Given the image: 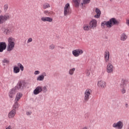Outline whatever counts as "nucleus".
Listing matches in <instances>:
<instances>
[{
    "label": "nucleus",
    "instance_id": "44",
    "mask_svg": "<svg viewBox=\"0 0 129 129\" xmlns=\"http://www.w3.org/2000/svg\"><path fill=\"white\" fill-rule=\"evenodd\" d=\"M61 49H64V47H60Z\"/></svg>",
    "mask_w": 129,
    "mask_h": 129
},
{
    "label": "nucleus",
    "instance_id": "32",
    "mask_svg": "<svg viewBox=\"0 0 129 129\" xmlns=\"http://www.w3.org/2000/svg\"><path fill=\"white\" fill-rule=\"evenodd\" d=\"M5 20L4 19V16L0 15V25H2L5 23Z\"/></svg>",
    "mask_w": 129,
    "mask_h": 129
},
{
    "label": "nucleus",
    "instance_id": "21",
    "mask_svg": "<svg viewBox=\"0 0 129 129\" xmlns=\"http://www.w3.org/2000/svg\"><path fill=\"white\" fill-rule=\"evenodd\" d=\"M127 39V36L126 35L125 33H122L120 38L121 41H125Z\"/></svg>",
    "mask_w": 129,
    "mask_h": 129
},
{
    "label": "nucleus",
    "instance_id": "23",
    "mask_svg": "<svg viewBox=\"0 0 129 129\" xmlns=\"http://www.w3.org/2000/svg\"><path fill=\"white\" fill-rule=\"evenodd\" d=\"M19 106L20 104H19L18 101H15L13 106V109H15V110H16V109H18V108H19Z\"/></svg>",
    "mask_w": 129,
    "mask_h": 129
},
{
    "label": "nucleus",
    "instance_id": "46",
    "mask_svg": "<svg viewBox=\"0 0 129 129\" xmlns=\"http://www.w3.org/2000/svg\"><path fill=\"white\" fill-rule=\"evenodd\" d=\"M127 129H129V127Z\"/></svg>",
    "mask_w": 129,
    "mask_h": 129
},
{
    "label": "nucleus",
    "instance_id": "28",
    "mask_svg": "<svg viewBox=\"0 0 129 129\" xmlns=\"http://www.w3.org/2000/svg\"><path fill=\"white\" fill-rule=\"evenodd\" d=\"M75 70H76V69H75V68L70 69V70L69 71V74H70V75H73V74H74V72H75Z\"/></svg>",
    "mask_w": 129,
    "mask_h": 129
},
{
    "label": "nucleus",
    "instance_id": "7",
    "mask_svg": "<svg viewBox=\"0 0 129 129\" xmlns=\"http://www.w3.org/2000/svg\"><path fill=\"white\" fill-rule=\"evenodd\" d=\"M83 50L81 49H77L72 51V54L74 57H79L80 55H82L84 53Z\"/></svg>",
    "mask_w": 129,
    "mask_h": 129
},
{
    "label": "nucleus",
    "instance_id": "22",
    "mask_svg": "<svg viewBox=\"0 0 129 129\" xmlns=\"http://www.w3.org/2000/svg\"><path fill=\"white\" fill-rule=\"evenodd\" d=\"M83 29L84 31H88L90 30V25H88V24H84L83 25Z\"/></svg>",
    "mask_w": 129,
    "mask_h": 129
},
{
    "label": "nucleus",
    "instance_id": "36",
    "mask_svg": "<svg viewBox=\"0 0 129 129\" xmlns=\"http://www.w3.org/2000/svg\"><path fill=\"white\" fill-rule=\"evenodd\" d=\"M85 74L87 75V76H89V75H90V71L88 70H86Z\"/></svg>",
    "mask_w": 129,
    "mask_h": 129
},
{
    "label": "nucleus",
    "instance_id": "5",
    "mask_svg": "<svg viewBox=\"0 0 129 129\" xmlns=\"http://www.w3.org/2000/svg\"><path fill=\"white\" fill-rule=\"evenodd\" d=\"M17 66L18 67L14 66L13 68V72L15 74H18V73H19L20 70L21 71H24V66L23 64H22V63L19 62L17 63Z\"/></svg>",
    "mask_w": 129,
    "mask_h": 129
},
{
    "label": "nucleus",
    "instance_id": "12",
    "mask_svg": "<svg viewBox=\"0 0 129 129\" xmlns=\"http://www.w3.org/2000/svg\"><path fill=\"white\" fill-rule=\"evenodd\" d=\"M42 86H38L33 91V94L34 95H38V94L42 92Z\"/></svg>",
    "mask_w": 129,
    "mask_h": 129
},
{
    "label": "nucleus",
    "instance_id": "29",
    "mask_svg": "<svg viewBox=\"0 0 129 129\" xmlns=\"http://www.w3.org/2000/svg\"><path fill=\"white\" fill-rule=\"evenodd\" d=\"M90 3V0H83V3H81L82 7H83L84 5H87Z\"/></svg>",
    "mask_w": 129,
    "mask_h": 129
},
{
    "label": "nucleus",
    "instance_id": "3",
    "mask_svg": "<svg viewBox=\"0 0 129 129\" xmlns=\"http://www.w3.org/2000/svg\"><path fill=\"white\" fill-rule=\"evenodd\" d=\"M15 42H16L15 38L12 37L8 38V44L7 48L8 52H11V51L14 50V48H15V45H16Z\"/></svg>",
    "mask_w": 129,
    "mask_h": 129
},
{
    "label": "nucleus",
    "instance_id": "26",
    "mask_svg": "<svg viewBox=\"0 0 129 129\" xmlns=\"http://www.w3.org/2000/svg\"><path fill=\"white\" fill-rule=\"evenodd\" d=\"M120 91H121L122 94H124V93H125V92H126V89H125V86H121Z\"/></svg>",
    "mask_w": 129,
    "mask_h": 129
},
{
    "label": "nucleus",
    "instance_id": "15",
    "mask_svg": "<svg viewBox=\"0 0 129 129\" xmlns=\"http://www.w3.org/2000/svg\"><path fill=\"white\" fill-rule=\"evenodd\" d=\"M46 76H47V73H46L45 72H43L42 73L41 75L37 77V81H43V80H44V79L45 77H46Z\"/></svg>",
    "mask_w": 129,
    "mask_h": 129
},
{
    "label": "nucleus",
    "instance_id": "2",
    "mask_svg": "<svg viewBox=\"0 0 129 129\" xmlns=\"http://www.w3.org/2000/svg\"><path fill=\"white\" fill-rule=\"evenodd\" d=\"M118 24V21L115 19V18H111L109 21H104L101 24L102 28H104L105 26H106L107 28H110L112 26Z\"/></svg>",
    "mask_w": 129,
    "mask_h": 129
},
{
    "label": "nucleus",
    "instance_id": "31",
    "mask_svg": "<svg viewBox=\"0 0 129 129\" xmlns=\"http://www.w3.org/2000/svg\"><path fill=\"white\" fill-rule=\"evenodd\" d=\"M48 8H50V4L49 3H45L43 5V8L44 10H46V9H48Z\"/></svg>",
    "mask_w": 129,
    "mask_h": 129
},
{
    "label": "nucleus",
    "instance_id": "42",
    "mask_svg": "<svg viewBox=\"0 0 129 129\" xmlns=\"http://www.w3.org/2000/svg\"><path fill=\"white\" fill-rule=\"evenodd\" d=\"M85 117V118H88V114H86Z\"/></svg>",
    "mask_w": 129,
    "mask_h": 129
},
{
    "label": "nucleus",
    "instance_id": "33",
    "mask_svg": "<svg viewBox=\"0 0 129 129\" xmlns=\"http://www.w3.org/2000/svg\"><path fill=\"white\" fill-rule=\"evenodd\" d=\"M8 9H9V4H5L4 6V11L7 12V11H8Z\"/></svg>",
    "mask_w": 129,
    "mask_h": 129
},
{
    "label": "nucleus",
    "instance_id": "16",
    "mask_svg": "<svg viewBox=\"0 0 129 129\" xmlns=\"http://www.w3.org/2000/svg\"><path fill=\"white\" fill-rule=\"evenodd\" d=\"M95 13H96V15H94V18H96V19H99L101 15V11L100 10H99V9L96 8L95 9Z\"/></svg>",
    "mask_w": 129,
    "mask_h": 129
},
{
    "label": "nucleus",
    "instance_id": "19",
    "mask_svg": "<svg viewBox=\"0 0 129 129\" xmlns=\"http://www.w3.org/2000/svg\"><path fill=\"white\" fill-rule=\"evenodd\" d=\"M23 96V94L22 93H18L16 95V97L15 98V101H19L22 97Z\"/></svg>",
    "mask_w": 129,
    "mask_h": 129
},
{
    "label": "nucleus",
    "instance_id": "13",
    "mask_svg": "<svg viewBox=\"0 0 129 129\" xmlns=\"http://www.w3.org/2000/svg\"><path fill=\"white\" fill-rule=\"evenodd\" d=\"M7 49V43L5 42H0V53H3Z\"/></svg>",
    "mask_w": 129,
    "mask_h": 129
},
{
    "label": "nucleus",
    "instance_id": "4",
    "mask_svg": "<svg viewBox=\"0 0 129 129\" xmlns=\"http://www.w3.org/2000/svg\"><path fill=\"white\" fill-rule=\"evenodd\" d=\"M92 94V90L90 89H86L84 93V102H87L90 98Z\"/></svg>",
    "mask_w": 129,
    "mask_h": 129
},
{
    "label": "nucleus",
    "instance_id": "27",
    "mask_svg": "<svg viewBox=\"0 0 129 129\" xmlns=\"http://www.w3.org/2000/svg\"><path fill=\"white\" fill-rule=\"evenodd\" d=\"M2 31L5 33L6 35H8V34H10L11 33V30L6 28H2Z\"/></svg>",
    "mask_w": 129,
    "mask_h": 129
},
{
    "label": "nucleus",
    "instance_id": "37",
    "mask_svg": "<svg viewBox=\"0 0 129 129\" xmlns=\"http://www.w3.org/2000/svg\"><path fill=\"white\" fill-rule=\"evenodd\" d=\"M49 49L50 50H53V49H55V45L53 44H51L50 46H49Z\"/></svg>",
    "mask_w": 129,
    "mask_h": 129
},
{
    "label": "nucleus",
    "instance_id": "20",
    "mask_svg": "<svg viewBox=\"0 0 129 129\" xmlns=\"http://www.w3.org/2000/svg\"><path fill=\"white\" fill-rule=\"evenodd\" d=\"M73 2L76 8H78L79 7V5H80V2H81V0H73Z\"/></svg>",
    "mask_w": 129,
    "mask_h": 129
},
{
    "label": "nucleus",
    "instance_id": "11",
    "mask_svg": "<svg viewBox=\"0 0 129 129\" xmlns=\"http://www.w3.org/2000/svg\"><path fill=\"white\" fill-rule=\"evenodd\" d=\"M97 85L98 87L104 89L106 87V82L104 81L100 80L98 81Z\"/></svg>",
    "mask_w": 129,
    "mask_h": 129
},
{
    "label": "nucleus",
    "instance_id": "43",
    "mask_svg": "<svg viewBox=\"0 0 129 129\" xmlns=\"http://www.w3.org/2000/svg\"><path fill=\"white\" fill-rule=\"evenodd\" d=\"M82 129H87V127H84V128H83Z\"/></svg>",
    "mask_w": 129,
    "mask_h": 129
},
{
    "label": "nucleus",
    "instance_id": "40",
    "mask_svg": "<svg viewBox=\"0 0 129 129\" xmlns=\"http://www.w3.org/2000/svg\"><path fill=\"white\" fill-rule=\"evenodd\" d=\"M27 115H31L32 114L31 111H27L26 112Z\"/></svg>",
    "mask_w": 129,
    "mask_h": 129
},
{
    "label": "nucleus",
    "instance_id": "25",
    "mask_svg": "<svg viewBox=\"0 0 129 129\" xmlns=\"http://www.w3.org/2000/svg\"><path fill=\"white\" fill-rule=\"evenodd\" d=\"M44 15H46V16H52L53 15V12L52 11H49L48 10H46L44 11Z\"/></svg>",
    "mask_w": 129,
    "mask_h": 129
},
{
    "label": "nucleus",
    "instance_id": "24",
    "mask_svg": "<svg viewBox=\"0 0 129 129\" xmlns=\"http://www.w3.org/2000/svg\"><path fill=\"white\" fill-rule=\"evenodd\" d=\"M3 19L4 20V21L6 22L8 21V20H10L11 19V16L9 14H5L3 16Z\"/></svg>",
    "mask_w": 129,
    "mask_h": 129
},
{
    "label": "nucleus",
    "instance_id": "38",
    "mask_svg": "<svg viewBox=\"0 0 129 129\" xmlns=\"http://www.w3.org/2000/svg\"><path fill=\"white\" fill-rule=\"evenodd\" d=\"M31 42H33V38H29L27 40V43L29 44V43H31Z\"/></svg>",
    "mask_w": 129,
    "mask_h": 129
},
{
    "label": "nucleus",
    "instance_id": "17",
    "mask_svg": "<svg viewBox=\"0 0 129 129\" xmlns=\"http://www.w3.org/2000/svg\"><path fill=\"white\" fill-rule=\"evenodd\" d=\"M109 56H110L109 51H106L104 52V57L105 62H108V61H109Z\"/></svg>",
    "mask_w": 129,
    "mask_h": 129
},
{
    "label": "nucleus",
    "instance_id": "30",
    "mask_svg": "<svg viewBox=\"0 0 129 129\" xmlns=\"http://www.w3.org/2000/svg\"><path fill=\"white\" fill-rule=\"evenodd\" d=\"M42 91L43 92V93H46V92L48 91V86H45L44 87H42Z\"/></svg>",
    "mask_w": 129,
    "mask_h": 129
},
{
    "label": "nucleus",
    "instance_id": "34",
    "mask_svg": "<svg viewBox=\"0 0 129 129\" xmlns=\"http://www.w3.org/2000/svg\"><path fill=\"white\" fill-rule=\"evenodd\" d=\"M126 84V80L125 79H122L121 80V86H124Z\"/></svg>",
    "mask_w": 129,
    "mask_h": 129
},
{
    "label": "nucleus",
    "instance_id": "14",
    "mask_svg": "<svg viewBox=\"0 0 129 129\" xmlns=\"http://www.w3.org/2000/svg\"><path fill=\"white\" fill-rule=\"evenodd\" d=\"M16 113H17V110L12 109L8 113V117H9V118H14L15 117V115H16Z\"/></svg>",
    "mask_w": 129,
    "mask_h": 129
},
{
    "label": "nucleus",
    "instance_id": "1",
    "mask_svg": "<svg viewBox=\"0 0 129 129\" xmlns=\"http://www.w3.org/2000/svg\"><path fill=\"white\" fill-rule=\"evenodd\" d=\"M25 83L23 81H19L17 85L13 88L11 89L9 93V96L10 98H14V96L18 90H22L24 88Z\"/></svg>",
    "mask_w": 129,
    "mask_h": 129
},
{
    "label": "nucleus",
    "instance_id": "6",
    "mask_svg": "<svg viewBox=\"0 0 129 129\" xmlns=\"http://www.w3.org/2000/svg\"><path fill=\"white\" fill-rule=\"evenodd\" d=\"M112 127L116 129H122L123 127V122L122 121H118L112 124Z\"/></svg>",
    "mask_w": 129,
    "mask_h": 129
},
{
    "label": "nucleus",
    "instance_id": "39",
    "mask_svg": "<svg viewBox=\"0 0 129 129\" xmlns=\"http://www.w3.org/2000/svg\"><path fill=\"white\" fill-rule=\"evenodd\" d=\"M34 74H35V75H39V74H40V71H35Z\"/></svg>",
    "mask_w": 129,
    "mask_h": 129
},
{
    "label": "nucleus",
    "instance_id": "9",
    "mask_svg": "<svg viewBox=\"0 0 129 129\" xmlns=\"http://www.w3.org/2000/svg\"><path fill=\"white\" fill-rule=\"evenodd\" d=\"M89 25L90 29H96V27H97V21L95 19H92L89 22Z\"/></svg>",
    "mask_w": 129,
    "mask_h": 129
},
{
    "label": "nucleus",
    "instance_id": "45",
    "mask_svg": "<svg viewBox=\"0 0 129 129\" xmlns=\"http://www.w3.org/2000/svg\"><path fill=\"white\" fill-rule=\"evenodd\" d=\"M0 14H2V10H0Z\"/></svg>",
    "mask_w": 129,
    "mask_h": 129
},
{
    "label": "nucleus",
    "instance_id": "8",
    "mask_svg": "<svg viewBox=\"0 0 129 129\" xmlns=\"http://www.w3.org/2000/svg\"><path fill=\"white\" fill-rule=\"evenodd\" d=\"M70 14H71V8H70V4L69 3H67L64 8V16L70 15Z\"/></svg>",
    "mask_w": 129,
    "mask_h": 129
},
{
    "label": "nucleus",
    "instance_id": "41",
    "mask_svg": "<svg viewBox=\"0 0 129 129\" xmlns=\"http://www.w3.org/2000/svg\"><path fill=\"white\" fill-rule=\"evenodd\" d=\"M6 129H12V126L9 125L8 127H7Z\"/></svg>",
    "mask_w": 129,
    "mask_h": 129
},
{
    "label": "nucleus",
    "instance_id": "18",
    "mask_svg": "<svg viewBox=\"0 0 129 129\" xmlns=\"http://www.w3.org/2000/svg\"><path fill=\"white\" fill-rule=\"evenodd\" d=\"M41 20L42 22H49V23L53 21V19L50 17H42Z\"/></svg>",
    "mask_w": 129,
    "mask_h": 129
},
{
    "label": "nucleus",
    "instance_id": "10",
    "mask_svg": "<svg viewBox=\"0 0 129 129\" xmlns=\"http://www.w3.org/2000/svg\"><path fill=\"white\" fill-rule=\"evenodd\" d=\"M113 64L111 62H109L107 65L106 69L107 73H112L113 72Z\"/></svg>",
    "mask_w": 129,
    "mask_h": 129
},
{
    "label": "nucleus",
    "instance_id": "35",
    "mask_svg": "<svg viewBox=\"0 0 129 129\" xmlns=\"http://www.w3.org/2000/svg\"><path fill=\"white\" fill-rule=\"evenodd\" d=\"M3 63H6L7 64H8V63H9L10 60L9 59H8L7 58H4L3 61H2Z\"/></svg>",
    "mask_w": 129,
    "mask_h": 129
}]
</instances>
